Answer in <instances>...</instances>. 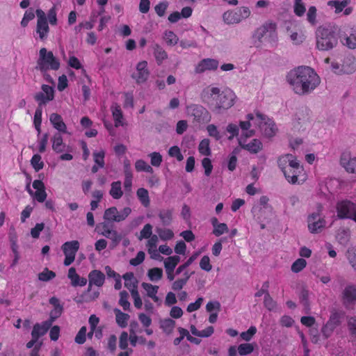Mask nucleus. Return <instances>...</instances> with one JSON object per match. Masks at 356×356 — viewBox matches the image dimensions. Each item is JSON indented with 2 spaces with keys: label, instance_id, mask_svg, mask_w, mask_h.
Returning a JSON list of instances; mask_svg holds the SVG:
<instances>
[{
  "label": "nucleus",
  "instance_id": "obj_31",
  "mask_svg": "<svg viewBox=\"0 0 356 356\" xmlns=\"http://www.w3.org/2000/svg\"><path fill=\"white\" fill-rule=\"evenodd\" d=\"M136 195L141 204L147 207L149 205V197L148 191L144 188H140L137 190Z\"/></svg>",
  "mask_w": 356,
  "mask_h": 356
},
{
  "label": "nucleus",
  "instance_id": "obj_2",
  "mask_svg": "<svg viewBox=\"0 0 356 356\" xmlns=\"http://www.w3.org/2000/svg\"><path fill=\"white\" fill-rule=\"evenodd\" d=\"M337 30L338 27L335 25L318 27L316 31L317 49L328 51L336 47L338 44Z\"/></svg>",
  "mask_w": 356,
  "mask_h": 356
},
{
  "label": "nucleus",
  "instance_id": "obj_47",
  "mask_svg": "<svg viewBox=\"0 0 356 356\" xmlns=\"http://www.w3.org/2000/svg\"><path fill=\"white\" fill-rule=\"evenodd\" d=\"M237 350L241 355H246L253 352L254 347L251 343H242L238 346Z\"/></svg>",
  "mask_w": 356,
  "mask_h": 356
},
{
  "label": "nucleus",
  "instance_id": "obj_24",
  "mask_svg": "<svg viewBox=\"0 0 356 356\" xmlns=\"http://www.w3.org/2000/svg\"><path fill=\"white\" fill-rule=\"evenodd\" d=\"M113 311L115 314V320L117 324L122 328L126 327L127 326V321L130 317L129 315L121 312L120 309L118 308L114 309Z\"/></svg>",
  "mask_w": 356,
  "mask_h": 356
},
{
  "label": "nucleus",
  "instance_id": "obj_41",
  "mask_svg": "<svg viewBox=\"0 0 356 356\" xmlns=\"http://www.w3.org/2000/svg\"><path fill=\"white\" fill-rule=\"evenodd\" d=\"M175 326V321L171 318H165L161 322V327L165 332H170Z\"/></svg>",
  "mask_w": 356,
  "mask_h": 356
},
{
  "label": "nucleus",
  "instance_id": "obj_51",
  "mask_svg": "<svg viewBox=\"0 0 356 356\" xmlns=\"http://www.w3.org/2000/svg\"><path fill=\"white\" fill-rule=\"evenodd\" d=\"M168 5L169 3L168 1H161L154 6V10L158 16H164Z\"/></svg>",
  "mask_w": 356,
  "mask_h": 356
},
{
  "label": "nucleus",
  "instance_id": "obj_61",
  "mask_svg": "<svg viewBox=\"0 0 356 356\" xmlns=\"http://www.w3.org/2000/svg\"><path fill=\"white\" fill-rule=\"evenodd\" d=\"M145 257V254L143 251H139L135 258L131 259L129 261L130 265L136 266L143 262Z\"/></svg>",
  "mask_w": 356,
  "mask_h": 356
},
{
  "label": "nucleus",
  "instance_id": "obj_63",
  "mask_svg": "<svg viewBox=\"0 0 356 356\" xmlns=\"http://www.w3.org/2000/svg\"><path fill=\"white\" fill-rule=\"evenodd\" d=\"M207 131L210 136L215 138L216 140L221 138V136L218 131L217 127L214 124H209L207 127Z\"/></svg>",
  "mask_w": 356,
  "mask_h": 356
},
{
  "label": "nucleus",
  "instance_id": "obj_7",
  "mask_svg": "<svg viewBox=\"0 0 356 356\" xmlns=\"http://www.w3.org/2000/svg\"><path fill=\"white\" fill-rule=\"evenodd\" d=\"M131 212L130 207H124L119 212L115 207H111L104 211L103 218L112 222H119L125 220Z\"/></svg>",
  "mask_w": 356,
  "mask_h": 356
},
{
  "label": "nucleus",
  "instance_id": "obj_42",
  "mask_svg": "<svg viewBox=\"0 0 356 356\" xmlns=\"http://www.w3.org/2000/svg\"><path fill=\"white\" fill-rule=\"evenodd\" d=\"M119 304L122 307L124 310H129L130 302L128 301L129 294L126 291H122L120 293Z\"/></svg>",
  "mask_w": 356,
  "mask_h": 356
},
{
  "label": "nucleus",
  "instance_id": "obj_9",
  "mask_svg": "<svg viewBox=\"0 0 356 356\" xmlns=\"http://www.w3.org/2000/svg\"><path fill=\"white\" fill-rule=\"evenodd\" d=\"M356 204L349 201L343 200L337 204V217L339 219H350L353 220Z\"/></svg>",
  "mask_w": 356,
  "mask_h": 356
},
{
  "label": "nucleus",
  "instance_id": "obj_25",
  "mask_svg": "<svg viewBox=\"0 0 356 356\" xmlns=\"http://www.w3.org/2000/svg\"><path fill=\"white\" fill-rule=\"evenodd\" d=\"M173 209H162L159 211V217L163 226H169L172 221Z\"/></svg>",
  "mask_w": 356,
  "mask_h": 356
},
{
  "label": "nucleus",
  "instance_id": "obj_17",
  "mask_svg": "<svg viewBox=\"0 0 356 356\" xmlns=\"http://www.w3.org/2000/svg\"><path fill=\"white\" fill-rule=\"evenodd\" d=\"M51 141L52 149L56 153L59 154L63 152H72V148L63 143V137L60 133H56L52 137Z\"/></svg>",
  "mask_w": 356,
  "mask_h": 356
},
{
  "label": "nucleus",
  "instance_id": "obj_30",
  "mask_svg": "<svg viewBox=\"0 0 356 356\" xmlns=\"http://www.w3.org/2000/svg\"><path fill=\"white\" fill-rule=\"evenodd\" d=\"M341 164L346 168L348 172H356V158H350L346 160L344 158L341 159Z\"/></svg>",
  "mask_w": 356,
  "mask_h": 356
},
{
  "label": "nucleus",
  "instance_id": "obj_14",
  "mask_svg": "<svg viewBox=\"0 0 356 356\" xmlns=\"http://www.w3.org/2000/svg\"><path fill=\"white\" fill-rule=\"evenodd\" d=\"M342 302L346 307L356 304V286L350 284L345 287L342 292Z\"/></svg>",
  "mask_w": 356,
  "mask_h": 356
},
{
  "label": "nucleus",
  "instance_id": "obj_64",
  "mask_svg": "<svg viewBox=\"0 0 356 356\" xmlns=\"http://www.w3.org/2000/svg\"><path fill=\"white\" fill-rule=\"evenodd\" d=\"M47 98L48 96H46L42 92H39L34 96V99L38 102V106H40V108L50 101L47 100Z\"/></svg>",
  "mask_w": 356,
  "mask_h": 356
},
{
  "label": "nucleus",
  "instance_id": "obj_1",
  "mask_svg": "<svg viewBox=\"0 0 356 356\" xmlns=\"http://www.w3.org/2000/svg\"><path fill=\"white\" fill-rule=\"evenodd\" d=\"M286 81L295 93L305 95L313 91L320 83V79L314 69L308 66H298L286 75Z\"/></svg>",
  "mask_w": 356,
  "mask_h": 356
},
{
  "label": "nucleus",
  "instance_id": "obj_54",
  "mask_svg": "<svg viewBox=\"0 0 356 356\" xmlns=\"http://www.w3.org/2000/svg\"><path fill=\"white\" fill-rule=\"evenodd\" d=\"M86 327L83 326L81 327L79 331L78 332L76 336L75 337L74 341L78 344H83L85 343L86 338Z\"/></svg>",
  "mask_w": 356,
  "mask_h": 356
},
{
  "label": "nucleus",
  "instance_id": "obj_32",
  "mask_svg": "<svg viewBox=\"0 0 356 356\" xmlns=\"http://www.w3.org/2000/svg\"><path fill=\"white\" fill-rule=\"evenodd\" d=\"M42 113V108L38 106L35 110L33 119V124L36 131H38V136L41 133Z\"/></svg>",
  "mask_w": 356,
  "mask_h": 356
},
{
  "label": "nucleus",
  "instance_id": "obj_16",
  "mask_svg": "<svg viewBox=\"0 0 356 356\" xmlns=\"http://www.w3.org/2000/svg\"><path fill=\"white\" fill-rule=\"evenodd\" d=\"M219 62L214 58H204L201 60L195 68L197 74H202L207 70H216L218 69Z\"/></svg>",
  "mask_w": 356,
  "mask_h": 356
},
{
  "label": "nucleus",
  "instance_id": "obj_34",
  "mask_svg": "<svg viewBox=\"0 0 356 356\" xmlns=\"http://www.w3.org/2000/svg\"><path fill=\"white\" fill-rule=\"evenodd\" d=\"M160 238L163 241L170 240L174 237L173 232L170 229L156 227L155 229Z\"/></svg>",
  "mask_w": 356,
  "mask_h": 356
},
{
  "label": "nucleus",
  "instance_id": "obj_4",
  "mask_svg": "<svg viewBox=\"0 0 356 356\" xmlns=\"http://www.w3.org/2000/svg\"><path fill=\"white\" fill-rule=\"evenodd\" d=\"M276 29L277 24L271 21H268L257 28L252 35V38L257 39L259 42V45H257V47L261 44V39L266 33H268L269 42L275 44L277 41Z\"/></svg>",
  "mask_w": 356,
  "mask_h": 356
},
{
  "label": "nucleus",
  "instance_id": "obj_26",
  "mask_svg": "<svg viewBox=\"0 0 356 356\" xmlns=\"http://www.w3.org/2000/svg\"><path fill=\"white\" fill-rule=\"evenodd\" d=\"M300 302L304 306L305 312H310V304L309 300V291L305 287H302L299 294Z\"/></svg>",
  "mask_w": 356,
  "mask_h": 356
},
{
  "label": "nucleus",
  "instance_id": "obj_43",
  "mask_svg": "<svg viewBox=\"0 0 356 356\" xmlns=\"http://www.w3.org/2000/svg\"><path fill=\"white\" fill-rule=\"evenodd\" d=\"M67 277L71 280V284L73 286L79 285L80 276L76 273V269L74 267L69 269Z\"/></svg>",
  "mask_w": 356,
  "mask_h": 356
},
{
  "label": "nucleus",
  "instance_id": "obj_21",
  "mask_svg": "<svg viewBox=\"0 0 356 356\" xmlns=\"http://www.w3.org/2000/svg\"><path fill=\"white\" fill-rule=\"evenodd\" d=\"M61 248L64 254L76 256L79 248V242L76 240L65 242Z\"/></svg>",
  "mask_w": 356,
  "mask_h": 356
},
{
  "label": "nucleus",
  "instance_id": "obj_62",
  "mask_svg": "<svg viewBox=\"0 0 356 356\" xmlns=\"http://www.w3.org/2000/svg\"><path fill=\"white\" fill-rule=\"evenodd\" d=\"M152 233V226L150 224H146L140 231L139 239L149 238Z\"/></svg>",
  "mask_w": 356,
  "mask_h": 356
},
{
  "label": "nucleus",
  "instance_id": "obj_60",
  "mask_svg": "<svg viewBox=\"0 0 356 356\" xmlns=\"http://www.w3.org/2000/svg\"><path fill=\"white\" fill-rule=\"evenodd\" d=\"M202 167L204 168V175L207 177L210 176L213 170L211 161L209 158H204L202 161Z\"/></svg>",
  "mask_w": 356,
  "mask_h": 356
},
{
  "label": "nucleus",
  "instance_id": "obj_23",
  "mask_svg": "<svg viewBox=\"0 0 356 356\" xmlns=\"http://www.w3.org/2000/svg\"><path fill=\"white\" fill-rule=\"evenodd\" d=\"M224 22L228 24H238L242 20L237 11H227L222 15Z\"/></svg>",
  "mask_w": 356,
  "mask_h": 356
},
{
  "label": "nucleus",
  "instance_id": "obj_59",
  "mask_svg": "<svg viewBox=\"0 0 356 356\" xmlns=\"http://www.w3.org/2000/svg\"><path fill=\"white\" fill-rule=\"evenodd\" d=\"M109 239L111 240V248H114L117 245H119L120 242L122 239V236L115 230L112 232V234H111Z\"/></svg>",
  "mask_w": 356,
  "mask_h": 356
},
{
  "label": "nucleus",
  "instance_id": "obj_11",
  "mask_svg": "<svg viewBox=\"0 0 356 356\" xmlns=\"http://www.w3.org/2000/svg\"><path fill=\"white\" fill-rule=\"evenodd\" d=\"M256 115L261 120L259 127L263 134L268 138L275 136L277 131L275 122L259 112H257Z\"/></svg>",
  "mask_w": 356,
  "mask_h": 356
},
{
  "label": "nucleus",
  "instance_id": "obj_5",
  "mask_svg": "<svg viewBox=\"0 0 356 356\" xmlns=\"http://www.w3.org/2000/svg\"><path fill=\"white\" fill-rule=\"evenodd\" d=\"M235 94L232 90L226 89L220 91L217 95L213 110L219 113L221 109H228L234 105Z\"/></svg>",
  "mask_w": 356,
  "mask_h": 356
},
{
  "label": "nucleus",
  "instance_id": "obj_37",
  "mask_svg": "<svg viewBox=\"0 0 356 356\" xmlns=\"http://www.w3.org/2000/svg\"><path fill=\"white\" fill-rule=\"evenodd\" d=\"M56 277V273L49 270L48 268H44L43 271L38 274V280L42 282H49Z\"/></svg>",
  "mask_w": 356,
  "mask_h": 356
},
{
  "label": "nucleus",
  "instance_id": "obj_56",
  "mask_svg": "<svg viewBox=\"0 0 356 356\" xmlns=\"http://www.w3.org/2000/svg\"><path fill=\"white\" fill-rule=\"evenodd\" d=\"M200 267L202 270H205L207 272H209L212 269V266L210 264V259L209 256L204 255L202 257L200 261Z\"/></svg>",
  "mask_w": 356,
  "mask_h": 356
},
{
  "label": "nucleus",
  "instance_id": "obj_27",
  "mask_svg": "<svg viewBox=\"0 0 356 356\" xmlns=\"http://www.w3.org/2000/svg\"><path fill=\"white\" fill-rule=\"evenodd\" d=\"M153 49L156 60L159 65H161L163 60L168 58L167 53L158 44H155L153 47Z\"/></svg>",
  "mask_w": 356,
  "mask_h": 356
},
{
  "label": "nucleus",
  "instance_id": "obj_6",
  "mask_svg": "<svg viewBox=\"0 0 356 356\" xmlns=\"http://www.w3.org/2000/svg\"><path fill=\"white\" fill-rule=\"evenodd\" d=\"M343 314L341 312H334L331 314L327 322L323 326L321 333L325 339L329 338L334 330L341 325Z\"/></svg>",
  "mask_w": 356,
  "mask_h": 356
},
{
  "label": "nucleus",
  "instance_id": "obj_28",
  "mask_svg": "<svg viewBox=\"0 0 356 356\" xmlns=\"http://www.w3.org/2000/svg\"><path fill=\"white\" fill-rule=\"evenodd\" d=\"M109 193L113 197V198L115 200L120 199L123 195V192L121 188V181H117L113 182L111 184V188Z\"/></svg>",
  "mask_w": 356,
  "mask_h": 356
},
{
  "label": "nucleus",
  "instance_id": "obj_29",
  "mask_svg": "<svg viewBox=\"0 0 356 356\" xmlns=\"http://www.w3.org/2000/svg\"><path fill=\"white\" fill-rule=\"evenodd\" d=\"M200 252H194L188 259L187 261L183 264L182 265L179 266L175 271V275H178L183 271H184L189 266L192 264V263L197 258V257L200 255Z\"/></svg>",
  "mask_w": 356,
  "mask_h": 356
},
{
  "label": "nucleus",
  "instance_id": "obj_12",
  "mask_svg": "<svg viewBox=\"0 0 356 356\" xmlns=\"http://www.w3.org/2000/svg\"><path fill=\"white\" fill-rule=\"evenodd\" d=\"M220 89L217 87L206 88L201 94L200 98L204 104H207L210 108H214V104H216L217 95H219Z\"/></svg>",
  "mask_w": 356,
  "mask_h": 356
},
{
  "label": "nucleus",
  "instance_id": "obj_35",
  "mask_svg": "<svg viewBox=\"0 0 356 356\" xmlns=\"http://www.w3.org/2000/svg\"><path fill=\"white\" fill-rule=\"evenodd\" d=\"M199 152L204 156H210L211 154V150L209 146V140L204 138L201 140L198 147Z\"/></svg>",
  "mask_w": 356,
  "mask_h": 356
},
{
  "label": "nucleus",
  "instance_id": "obj_49",
  "mask_svg": "<svg viewBox=\"0 0 356 356\" xmlns=\"http://www.w3.org/2000/svg\"><path fill=\"white\" fill-rule=\"evenodd\" d=\"M264 305L268 311H273L277 307V302L273 299L270 294L266 295L264 299Z\"/></svg>",
  "mask_w": 356,
  "mask_h": 356
},
{
  "label": "nucleus",
  "instance_id": "obj_3",
  "mask_svg": "<svg viewBox=\"0 0 356 356\" xmlns=\"http://www.w3.org/2000/svg\"><path fill=\"white\" fill-rule=\"evenodd\" d=\"M60 67L59 60L54 56L51 51H47L44 47L40 49L39 58L37 60L36 70L41 72H46L49 69L58 70Z\"/></svg>",
  "mask_w": 356,
  "mask_h": 356
},
{
  "label": "nucleus",
  "instance_id": "obj_22",
  "mask_svg": "<svg viewBox=\"0 0 356 356\" xmlns=\"http://www.w3.org/2000/svg\"><path fill=\"white\" fill-rule=\"evenodd\" d=\"M325 226L326 220L324 218H319L316 222H312L307 225L308 229L312 234L321 232Z\"/></svg>",
  "mask_w": 356,
  "mask_h": 356
},
{
  "label": "nucleus",
  "instance_id": "obj_10",
  "mask_svg": "<svg viewBox=\"0 0 356 356\" xmlns=\"http://www.w3.org/2000/svg\"><path fill=\"white\" fill-rule=\"evenodd\" d=\"M35 14L38 17L36 32L39 34L40 39L44 40L47 38L49 32L47 19L44 12L41 9H37Z\"/></svg>",
  "mask_w": 356,
  "mask_h": 356
},
{
  "label": "nucleus",
  "instance_id": "obj_40",
  "mask_svg": "<svg viewBox=\"0 0 356 356\" xmlns=\"http://www.w3.org/2000/svg\"><path fill=\"white\" fill-rule=\"evenodd\" d=\"M293 11L298 17H301L305 14L306 8L302 0H294Z\"/></svg>",
  "mask_w": 356,
  "mask_h": 356
},
{
  "label": "nucleus",
  "instance_id": "obj_44",
  "mask_svg": "<svg viewBox=\"0 0 356 356\" xmlns=\"http://www.w3.org/2000/svg\"><path fill=\"white\" fill-rule=\"evenodd\" d=\"M306 265L307 261L304 259H298L293 263L291 266V270L293 273H299L306 266Z\"/></svg>",
  "mask_w": 356,
  "mask_h": 356
},
{
  "label": "nucleus",
  "instance_id": "obj_57",
  "mask_svg": "<svg viewBox=\"0 0 356 356\" xmlns=\"http://www.w3.org/2000/svg\"><path fill=\"white\" fill-rule=\"evenodd\" d=\"M257 332V328L255 326H251L249 327V329L241 333V337L246 341H249L251 340L252 337L256 334Z\"/></svg>",
  "mask_w": 356,
  "mask_h": 356
},
{
  "label": "nucleus",
  "instance_id": "obj_8",
  "mask_svg": "<svg viewBox=\"0 0 356 356\" xmlns=\"http://www.w3.org/2000/svg\"><path fill=\"white\" fill-rule=\"evenodd\" d=\"M187 113L193 120L198 123H204L209 121L210 116L208 111L201 105L191 104L187 106Z\"/></svg>",
  "mask_w": 356,
  "mask_h": 356
},
{
  "label": "nucleus",
  "instance_id": "obj_18",
  "mask_svg": "<svg viewBox=\"0 0 356 356\" xmlns=\"http://www.w3.org/2000/svg\"><path fill=\"white\" fill-rule=\"evenodd\" d=\"M88 280L90 285L102 286L105 280L104 274L99 270H92L88 275Z\"/></svg>",
  "mask_w": 356,
  "mask_h": 356
},
{
  "label": "nucleus",
  "instance_id": "obj_48",
  "mask_svg": "<svg viewBox=\"0 0 356 356\" xmlns=\"http://www.w3.org/2000/svg\"><path fill=\"white\" fill-rule=\"evenodd\" d=\"M165 40L167 44L170 45H175L179 41V38L177 35L171 31L165 32Z\"/></svg>",
  "mask_w": 356,
  "mask_h": 356
},
{
  "label": "nucleus",
  "instance_id": "obj_50",
  "mask_svg": "<svg viewBox=\"0 0 356 356\" xmlns=\"http://www.w3.org/2000/svg\"><path fill=\"white\" fill-rule=\"evenodd\" d=\"M149 157L151 159L150 163L151 165L154 167H159L162 163V156L159 152H152L149 154Z\"/></svg>",
  "mask_w": 356,
  "mask_h": 356
},
{
  "label": "nucleus",
  "instance_id": "obj_20",
  "mask_svg": "<svg viewBox=\"0 0 356 356\" xmlns=\"http://www.w3.org/2000/svg\"><path fill=\"white\" fill-rule=\"evenodd\" d=\"M238 144L241 148L254 154H256L261 150L263 147L262 143L258 139H253L248 144H243L241 140L238 139Z\"/></svg>",
  "mask_w": 356,
  "mask_h": 356
},
{
  "label": "nucleus",
  "instance_id": "obj_38",
  "mask_svg": "<svg viewBox=\"0 0 356 356\" xmlns=\"http://www.w3.org/2000/svg\"><path fill=\"white\" fill-rule=\"evenodd\" d=\"M113 116L115 120V126L118 127L122 124L121 120L122 119V113L120 106L115 104L112 106Z\"/></svg>",
  "mask_w": 356,
  "mask_h": 356
},
{
  "label": "nucleus",
  "instance_id": "obj_39",
  "mask_svg": "<svg viewBox=\"0 0 356 356\" xmlns=\"http://www.w3.org/2000/svg\"><path fill=\"white\" fill-rule=\"evenodd\" d=\"M31 164L36 172L40 171L44 167V162L42 161V157L38 154H35L32 156Z\"/></svg>",
  "mask_w": 356,
  "mask_h": 356
},
{
  "label": "nucleus",
  "instance_id": "obj_46",
  "mask_svg": "<svg viewBox=\"0 0 356 356\" xmlns=\"http://www.w3.org/2000/svg\"><path fill=\"white\" fill-rule=\"evenodd\" d=\"M346 255L351 266L356 271V247L349 248Z\"/></svg>",
  "mask_w": 356,
  "mask_h": 356
},
{
  "label": "nucleus",
  "instance_id": "obj_13",
  "mask_svg": "<svg viewBox=\"0 0 356 356\" xmlns=\"http://www.w3.org/2000/svg\"><path fill=\"white\" fill-rule=\"evenodd\" d=\"M289 158H293V155L287 154L284 156H280L277 160L278 167L283 172L286 179L292 184L298 183V179L295 175H291V172L287 170V163H289Z\"/></svg>",
  "mask_w": 356,
  "mask_h": 356
},
{
  "label": "nucleus",
  "instance_id": "obj_53",
  "mask_svg": "<svg viewBox=\"0 0 356 356\" xmlns=\"http://www.w3.org/2000/svg\"><path fill=\"white\" fill-rule=\"evenodd\" d=\"M104 155L105 152L104 150H101L98 152H95L93 153L94 161L99 165V168H104Z\"/></svg>",
  "mask_w": 356,
  "mask_h": 356
},
{
  "label": "nucleus",
  "instance_id": "obj_52",
  "mask_svg": "<svg viewBox=\"0 0 356 356\" xmlns=\"http://www.w3.org/2000/svg\"><path fill=\"white\" fill-rule=\"evenodd\" d=\"M34 17H35V14L33 11V9L30 8V9L27 10L25 12L24 17L22 18V19L21 21V26L22 27L27 26L29 21L33 19Z\"/></svg>",
  "mask_w": 356,
  "mask_h": 356
},
{
  "label": "nucleus",
  "instance_id": "obj_45",
  "mask_svg": "<svg viewBox=\"0 0 356 356\" xmlns=\"http://www.w3.org/2000/svg\"><path fill=\"white\" fill-rule=\"evenodd\" d=\"M142 287L147 291V295L150 298L154 296L158 292L159 286L152 285L149 283L143 282Z\"/></svg>",
  "mask_w": 356,
  "mask_h": 356
},
{
  "label": "nucleus",
  "instance_id": "obj_55",
  "mask_svg": "<svg viewBox=\"0 0 356 356\" xmlns=\"http://www.w3.org/2000/svg\"><path fill=\"white\" fill-rule=\"evenodd\" d=\"M316 8L314 6H312L309 8L308 12L307 13V20L313 26L316 25Z\"/></svg>",
  "mask_w": 356,
  "mask_h": 356
},
{
  "label": "nucleus",
  "instance_id": "obj_19",
  "mask_svg": "<svg viewBox=\"0 0 356 356\" xmlns=\"http://www.w3.org/2000/svg\"><path fill=\"white\" fill-rule=\"evenodd\" d=\"M49 120L54 128L59 132L67 133V127L63 120L62 117L58 113H52L50 115Z\"/></svg>",
  "mask_w": 356,
  "mask_h": 356
},
{
  "label": "nucleus",
  "instance_id": "obj_33",
  "mask_svg": "<svg viewBox=\"0 0 356 356\" xmlns=\"http://www.w3.org/2000/svg\"><path fill=\"white\" fill-rule=\"evenodd\" d=\"M288 168L293 169L292 175H295L298 179V176L302 170V167L300 166L299 162L296 160V159L293 156V158H289Z\"/></svg>",
  "mask_w": 356,
  "mask_h": 356
},
{
  "label": "nucleus",
  "instance_id": "obj_36",
  "mask_svg": "<svg viewBox=\"0 0 356 356\" xmlns=\"http://www.w3.org/2000/svg\"><path fill=\"white\" fill-rule=\"evenodd\" d=\"M147 276L151 281H158L163 277V270L160 268H153L148 270Z\"/></svg>",
  "mask_w": 356,
  "mask_h": 356
},
{
  "label": "nucleus",
  "instance_id": "obj_58",
  "mask_svg": "<svg viewBox=\"0 0 356 356\" xmlns=\"http://www.w3.org/2000/svg\"><path fill=\"white\" fill-rule=\"evenodd\" d=\"M122 278L124 280V286L129 290L132 288V282L136 278L134 277V273L128 272L122 275Z\"/></svg>",
  "mask_w": 356,
  "mask_h": 356
},
{
  "label": "nucleus",
  "instance_id": "obj_15",
  "mask_svg": "<svg viewBox=\"0 0 356 356\" xmlns=\"http://www.w3.org/2000/svg\"><path fill=\"white\" fill-rule=\"evenodd\" d=\"M149 76V72L147 69V62L143 60L139 62L136 65V73L132 74L137 83H143L145 82Z\"/></svg>",
  "mask_w": 356,
  "mask_h": 356
}]
</instances>
